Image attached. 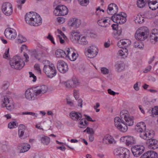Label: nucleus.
Instances as JSON below:
<instances>
[{
  "label": "nucleus",
  "instance_id": "e2e57ef3",
  "mask_svg": "<svg viewBox=\"0 0 158 158\" xmlns=\"http://www.w3.org/2000/svg\"><path fill=\"white\" fill-rule=\"evenodd\" d=\"M85 119H87L88 121H91L92 122H94L95 121V120H93L92 119V118L90 117L89 116H88L87 115H85Z\"/></svg>",
  "mask_w": 158,
  "mask_h": 158
},
{
  "label": "nucleus",
  "instance_id": "7c9ffc66",
  "mask_svg": "<svg viewBox=\"0 0 158 158\" xmlns=\"http://www.w3.org/2000/svg\"><path fill=\"white\" fill-rule=\"evenodd\" d=\"M118 55L123 58H126L128 54V50L126 48L121 50L118 52Z\"/></svg>",
  "mask_w": 158,
  "mask_h": 158
},
{
  "label": "nucleus",
  "instance_id": "c85d7f7f",
  "mask_svg": "<svg viewBox=\"0 0 158 158\" xmlns=\"http://www.w3.org/2000/svg\"><path fill=\"white\" fill-rule=\"evenodd\" d=\"M114 141L113 138L109 135H106L103 139V142L107 143L108 142L109 143H112Z\"/></svg>",
  "mask_w": 158,
  "mask_h": 158
},
{
  "label": "nucleus",
  "instance_id": "58836bf2",
  "mask_svg": "<svg viewBox=\"0 0 158 158\" xmlns=\"http://www.w3.org/2000/svg\"><path fill=\"white\" fill-rule=\"evenodd\" d=\"M10 100L8 98L7 96H5L4 97L3 99L2 100V107H5L9 104Z\"/></svg>",
  "mask_w": 158,
  "mask_h": 158
},
{
  "label": "nucleus",
  "instance_id": "0eeeda50",
  "mask_svg": "<svg viewBox=\"0 0 158 158\" xmlns=\"http://www.w3.org/2000/svg\"><path fill=\"white\" fill-rule=\"evenodd\" d=\"M146 125L143 122L138 123L135 127V129L139 134V137L142 139L152 132L150 131H146Z\"/></svg>",
  "mask_w": 158,
  "mask_h": 158
},
{
  "label": "nucleus",
  "instance_id": "09e8293b",
  "mask_svg": "<svg viewBox=\"0 0 158 158\" xmlns=\"http://www.w3.org/2000/svg\"><path fill=\"white\" fill-rule=\"evenodd\" d=\"M9 85V83L7 81H4L3 82L2 89V90L5 91L8 88Z\"/></svg>",
  "mask_w": 158,
  "mask_h": 158
},
{
  "label": "nucleus",
  "instance_id": "ddd939ff",
  "mask_svg": "<svg viewBox=\"0 0 158 158\" xmlns=\"http://www.w3.org/2000/svg\"><path fill=\"white\" fill-rule=\"evenodd\" d=\"M87 52L86 53V56L88 58H93L97 55L98 49L96 46H92L88 48Z\"/></svg>",
  "mask_w": 158,
  "mask_h": 158
},
{
  "label": "nucleus",
  "instance_id": "473e14b6",
  "mask_svg": "<svg viewBox=\"0 0 158 158\" xmlns=\"http://www.w3.org/2000/svg\"><path fill=\"white\" fill-rule=\"evenodd\" d=\"M107 19H101L98 20V23L101 27H106L107 26L108 23Z\"/></svg>",
  "mask_w": 158,
  "mask_h": 158
},
{
  "label": "nucleus",
  "instance_id": "e433bc0d",
  "mask_svg": "<svg viewBox=\"0 0 158 158\" xmlns=\"http://www.w3.org/2000/svg\"><path fill=\"white\" fill-rule=\"evenodd\" d=\"M149 113H151L152 115L154 116V115H158V106H155L152 110H148Z\"/></svg>",
  "mask_w": 158,
  "mask_h": 158
},
{
  "label": "nucleus",
  "instance_id": "2eb2a0df",
  "mask_svg": "<svg viewBox=\"0 0 158 158\" xmlns=\"http://www.w3.org/2000/svg\"><path fill=\"white\" fill-rule=\"evenodd\" d=\"M6 37L9 39H14L17 36L16 30L11 28H6L4 32Z\"/></svg>",
  "mask_w": 158,
  "mask_h": 158
},
{
  "label": "nucleus",
  "instance_id": "ea45409f",
  "mask_svg": "<svg viewBox=\"0 0 158 158\" xmlns=\"http://www.w3.org/2000/svg\"><path fill=\"white\" fill-rule=\"evenodd\" d=\"M123 62L121 61H118L115 65V67L118 70L120 69H122L123 68Z\"/></svg>",
  "mask_w": 158,
  "mask_h": 158
},
{
  "label": "nucleus",
  "instance_id": "3c124183",
  "mask_svg": "<svg viewBox=\"0 0 158 158\" xmlns=\"http://www.w3.org/2000/svg\"><path fill=\"white\" fill-rule=\"evenodd\" d=\"M101 72L104 74H107L109 73V70L106 67H102L101 69Z\"/></svg>",
  "mask_w": 158,
  "mask_h": 158
},
{
  "label": "nucleus",
  "instance_id": "6e6d98bb",
  "mask_svg": "<svg viewBox=\"0 0 158 158\" xmlns=\"http://www.w3.org/2000/svg\"><path fill=\"white\" fill-rule=\"evenodd\" d=\"M87 133L89 134L90 135H94V132L93 128H90L89 127L87 128Z\"/></svg>",
  "mask_w": 158,
  "mask_h": 158
},
{
  "label": "nucleus",
  "instance_id": "69168bd1",
  "mask_svg": "<svg viewBox=\"0 0 158 158\" xmlns=\"http://www.w3.org/2000/svg\"><path fill=\"white\" fill-rule=\"evenodd\" d=\"M118 24H113L111 27L112 28V29L114 30H117V29L118 28Z\"/></svg>",
  "mask_w": 158,
  "mask_h": 158
},
{
  "label": "nucleus",
  "instance_id": "f3484780",
  "mask_svg": "<svg viewBox=\"0 0 158 158\" xmlns=\"http://www.w3.org/2000/svg\"><path fill=\"white\" fill-rule=\"evenodd\" d=\"M121 142L125 143L127 146L132 145L135 142V138L131 136H123L120 139Z\"/></svg>",
  "mask_w": 158,
  "mask_h": 158
},
{
  "label": "nucleus",
  "instance_id": "4468645a",
  "mask_svg": "<svg viewBox=\"0 0 158 158\" xmlns=\"http://www.w3.org/2000/svg\"><path fill=\"white\" fill-rule=\"evenodd\" d=\"M3 13L7 16L10 15L12 13L13 9L11 4L9 2L3 3L2 7Z\"/></svg>",
  "mask_w": 158,
  "mask_h": 158
},
{
  "label": "nucleus",
  "instance_id": "1a4fd4ad",
  "mask_svg": "<svg viewBox=\"0 0 158 158\" xmlns=\"http://www.w3.org/2000/svg\"><path fill=\"white\" fill-rule=\"evenodd\" d=\"M114 122L115 126L119 131L123 132L127 131L128 127L123 119H121L119 117H116L114 119Z\"/></svg>",
  "mask_w": 158,
  "mask_h": 158
},
{
  "label": "nucleus",
  "instance_id": "dca6fc26",
  "mask_svg": "<svg viewBox=\"0 0 158 158\" xmlns=\"http://www.w3.org/2000/svg\"><path fill=\"white\" fill-rule=\"evenodd\" d=\"M57 67L59 71L62 73H65L68 70V67L67 64L64 61L59 60L57 63Z\"/></svg>",
  "mask_w": 158,
  "mask_h": 158
},
{
  "label": "nucleus",
  "instance_id": "4be33fe9",
  "mask_svg": "<svg viewBox=\"0 0 158 158\" xmlns=\"http://www.w3.org/2000/svg\"><path fill=\"white\" fill-rule=\"evenodd\" d=\"M70 117L73 120L78 121L80 120L82 116L81 113L75 111H72L69 114Z\"/></svg>",
  "mask_w": 158,
  "mask_h": 158
},
{
  "label": "nucleus",
  "instance_id": "393cba45",
  "mask_svg": "<svg viewBox=\"0 0 158 158\" xmlns=\"http://www.w3.org/2000/svg\"><path fill=\"white\" fill-rule=\"evenodd\" d=\"M131 43V41L127 39H123L120 40L118 43V45L120 48L122 47L121 46V44L124 47H127L130 45Z\"/></svg>",
  "mask_w": 158,
  "mask_h": 158
},
{
  "label": "nucleus",
  "instance_id": "72a5a7b5",
  "mask_svg": "<svg viewBox=\"0 0 158 158\" xmlns=\"http://www.w3.org/2000/svg\"><path fill=\"white\" fill-rule=\"evenodd\" d=\"M123 148V147H120L115 149L113 152L114 154L116 156L120 157L121 156Z\"/></svg>",
  "mask_w": 158,
  "mask_h": 158
},
{
  "label": "nucleus",
  "instance_id": "7ed1b4c3",
  "mask_svg": "<svg viewBox=\"0 0 158 158\" xmlns=\"http://www.w3.org/2000/svg\"><path fill=\"white\" fill-rule=\"evenodd\" d=\"M44 66L43 69L44 72L47 75L48 77L52 78L56 74V70L54 64H50L48 60H45L44 61Z\"/></svg>",
  "mask_w": 158,
  "mask_h": 158
},
{
  "label": "nucleus",
  "instance_id": "603ef678",
  "mask_svg": "<svg viewBox=\"0 0 158 158\" xmlns=\"http://www.w3.org/2000/svg\"><path fill=\"white\" fill-rule=\"evenodd\" d=\"M24 131H18L19 136L21 139H23L26 137L24 135Z\"/></svg>",
  "mask_w": 158,
  "mask_h": 158
},
{
  "label": "nucleus",
  "instance_id": "6e6552de",
  "mask_svg": "<svg viewBox=\"0 0 158 158\" xmlns=\"http://www.w3.org/2000/svg\"><path fill=\"white\" fill-rule=\"evenodd\" d=\"M121 119H123L125 121V123L128 126H132L133 125L134 118L130 115L128 111L126 110H122L120 113Z\"/></svg>",
  "mask_w": 158,
  "mask_h": 158
},
{
  "label": "nucleus",
  "instance_id": "4c0bfd02",
  "mask_svg": "<svg viewBox=\"0 0 158 158\" xmlns=\"http://www.w3.org/2000/svg\"><path fill=\"white\" fill-rule=\"evenodd\" d=\"M41 141L42 143L44 145H47L50 142V138L47 136H44L41 138Z\"/></svg>",
  "mask_w": 158,
  "mask_h": 158
},
{
  "label": "nucleus",
  "instance_id": "bf43d9fd",
  "mask_svg": "<svg viewBox=\"0 0 158 158\" xmlns=\"http://www.w3.org/2000/svg\"><path fill=\"white\" fill-rule=\"evenodd\" d=\"M29 73L30 74V77H32L33 78V79L32 80V81L33 82H35L36 81V77L35 76V75L32 73L31 72H29Z\"/></svg>",
  "mask_w": 158,
  "mask_h": 158
},
{
  "label": "nucleus",
  "instance_id": "052dcab7",
  "mask_svg": "<svg viewBox=\"0 0 158 158\" xmlns=\"http://www.w3.org/2000/svg\"><path fill=\"white\" fill-rule=\"evenodd\" d=\"M107 91L108 93L111 95H114L115 94H119L118 93H116L114 92V91L112 90L111 89H108Z\"/></svg>",
  "mask_w": 158,
  "mask_h": 158
},
{
  "label": "nucleus",
  "instance_id": "a19ab883",
  "mask_svg": "<svg viewBox=\"0 0 158 158\" xmlns=\"http://www.w3.org/2000/svg\"><path fill=\"white\" fill-rule=\"evenodd\" d=\"M134 47L136 48L141 49L143 47V44L142 42L136 41L134 43Z\"/></svg>",
  "mask_w": 158,
  "mask_h": 158
},
{
  "label": "nucleus",
  "instance_id": "9d476101",
  "mask_svg": "<svg viewBox=\"0 0 158 158\" xmlns=\"http://www.w3.org/2000/svg\"><path fill=\"white\" fill-rule=\"evenodd\" d=\"M68 10L65 6L58 5L54 11V13L56 16H64L68 14Z\"/></svg>",
  "mask_w": 158,
  "mask_h": 158
},
{
  "label": "nucleus",
  "instance_id": "a211bd4d",
  "mask_svg": "<svg viewBox=\"0 0 158 158\" xmlns=\"http://www.w3.org/2000/svg\"><path fill=\"white\" fill-rule=\"evenodd\" d=\"M118 10L117 6L115 4L113 3L109 5L107 12L108 14L114 15L117 13Z\"/></svg>",
  "mask_w": 158,
  "mask_h": 158
},
{
  "label": "nucleus",
  "instance_id": "c9c22d12",
  "mask_svg": "<svg viewBox=\"0 0 158 158\" xmlns=\"http://www.w3.org/2000/svg\"><path fill=\"white\" fill-rule=\"evenodd\" d=\"M69 54H72L71 56L70 57L69 55H68V56H67L66 57L68 58L71 61H75L77 58V55L74 52L73 49L72 52H69Z\"/></svg>",
  "mask_w": 158,
  "mask_h": 158
},
{
  "label": "nucleus",
  "instance_id": "412c9836",
  "mask_svg": "<svg viewBox=\"0 0 158 158\" xmlns=\"http://www.w3.org/2000/svg\"><path fill=\"white\" fill-rule=\"evenodd\" d=\"M157 154L153 151H149L143 155L140 158H157Z\"/></svg>",
  "mask_w": 158,
  "mask_h": 158
},
{
  "label": "nucleus",
  "instance_id": "0e129e2a",
  "mask_svg": "<svg viewBox=\"0 0 158 158\" xmlns=\"http://www.w3.org/2000/svg\"><path fill=\"white\" fill-rule=\"evenodd\" d=\"M151 69L152 66L151 65H149L145 68L144 72L145 73H147L148 72L150 71Z\"/></svg>",
  "mask_w": 158,
  "mask_h": 158
},
{
  "label": "nucleus",
  "instance_id": "774afa93",
  "mask_svg": "<svg viewBox=\"0 0 158 158\" xmlns=\"http://www.w3.org/2000/svg\"><path fill=\"white\" fill-rule=\"evenodd\" d=\"M5 107H6L7 110H12L14 108L13 106L9 104L8 105H6V106H5Z\"/></svg>",
  "mask_w": 158,
  "mask_h": 158
},
{
  "label": "nucleus",
  "instance_id": "a18cd8bd",
  "mask_svg": "<svg viewBox=\"0 0 158 158\" xmlns=\"http://www.w3.org/2000/svg\"><path fill=\"white\" fill-rule=\"evenodd\" d=\"M17 123L16 122H11L8 124V127L10 129L15 128L17 127Z\"/></svg>",
  "mask_w": 158,
  "mask_h": 158
},
{
  "label": "nucleus",
  "instance_id": "5fc2aeb1",
  "mask_svg": "<svg viewBox=\"0 0 158 158\" xmlns=\"http://www.w3.org/2000/svg\"><path fill=\"white\" fill-rule=\"evenodd\" d=\"M23 114H29L32 116H34L35 117H36L37 116V114H35L33 112H24L22 113Z\"/></svg>",
  "mask_w": 158,
  "mask_h": 158
},
{
  "label": "nucleus",
  "instance_id": "de8ad7c7",
  "mask_svg": "<svg viewBox=\"0 0 158 158\" xmlns=\"http://www.w3.org/2000/svg\"><path fill=\"white\" fill-rule=\"evenodd\" d=\"M18 42L19 43H22L26 42L27 39L25 37L22 35H19L18 37Z\"/></svg>",
  "mask_w": 158,
  "mask_h": 158
},
{
  "label": "nucleus",
  "instance_id": "f03ea898",
  "mask_svg": "<svg viewBox=\"0 0 158 158\" xmlns=\"http://www.w3.org/2000/svg\"><path fill=\"white\" fill-rule=\"evenodd\" d=\"M25 19L28 24L33 26H38L42 23V19L37 13L30 12L27 13L25 15Z\"/></svg>",
  "mask_w": 158,
  "mask_h": 158
},
{
  "label": "nucleus",
  "instance_id": "39448f33",
  "mask_svg": "<svg viewBox=\"0 0 158 158\" xmlns=\"http://www.w3.org/2000/svg\"><path fill=\"white\" fill-rule=\"evenodd\" d=\"M9 64L12 68L18 70L21 69L25 65L23 59L18 56H14L10 60Z\"/></svg>",
  "mask_w": 158,
  "mask_h": 158
},
{
  "label": "nucleus",
  "instance_id": "338daca9",
  "mask_svg": "<svg viewBox=\"0 0 158 158\" xmlns=\"http://www.w3.org/2000/svg\"><path fill=\"white\" fill-rule=\"evenodd\" d=\"M138 82H136L134 85V88L136 91L139 90V88L138 86Z\"/></svg>",
  "mask_w": 158,
  "mask_h": 158
},
{
  "label": "nucleus",
  "instance_id": "4d7b16f0",
  "mask_svg": "<svg viewBox=\"0 0 158 158\" xmlns=\"http://www.w3.org/2000/svg\"><path fill=\"white\" fill-rule=\"evenodd\" d=\"M46 38L50 40L51 42L54 44H55V43L54 41V38L53 36L51 35L50 33H49L48 36L46 37Z\"/></svg>",
  "mask_w": 158,
  "mask_h": 158
},
{
  "label": "nucleus",
  "instance_id": "13d9d810",
  "mask_svg": "<svg viewBox=\"0 0 158 158\" xmlns=\"http://www.w3.org/2000/svg\"><path fill=\"white\" fill-rule=\"evenodd\" d=\"M57 20L58 22L60 23H63L65 21V19L61 17H58L57 18Z\"/></svg>",
  "mask_w": 158,
  "mask_h": 158
},
{
  "label": "nucleus",
  "instance_id": "680f3d73",
  "mask_svg": "<svg viewBox=\"0 0 158 158\" xmlns=\"http://www.w3.org/2000/svg\"><path fill=\"white\" fill-rule=\"evenodd\" d=\"M25 130V126L23 124H20L19 127L18 131H24Z\"/></svg>",
  "mask_w": 158,
  "mask_h": 158
},
{
  "label": "nucleus",
  "instance_id": "79ce46f5",
  "mask_svg": "<svg viewBox=\"0 0 158 158\" xmlns=\"http://www.w3.org/2000/svg\"><path fill=\"white\" fill-rule=\"evenodd\" d=\"M127 16V14L125 13H123V14L122 15L121 17V18L119 19L120 23H118L123 24L126 21Z\"/></svg>",
  "mask_w": 158,
  "mask_h": 158
},
{
  "label": "nucleus",
  "instance_id": "8fccbe9b",
  "mask_svg": "<svg viewBox=\"0 0 158 158\" xmlns=\"http://www.w3.org/2000/svg\"><path fill=\"white\" fill-rule=\"evenodd\" d=\"M9 48L6 49L3 55V58L5 59H8L9 58L10 56L9 55Z\"/></svg>",
  "mask_w": 158,
  "mask_h": 158
},
{
  "label": "nucleus",
  "instance_id": "cd10ccee",
  "mask_svg": "<svg viewBox=\"0 0 158 158\" xmlns=\"http://www.w3.org/2000/svg\"><path fill=\"white\" fill-rule=\"evenodd\" d=\"M123 12H121L118 14H116L114 15L111 16V19L113 21L117 24L118 23H120V21L119 19L121 18L122 15L123 14Z\"/></svg>",
  "mask_w": 158,
  "mask_h": 158
},
{
  "label": "nucleus",
  "instance_id": "f8f14e48",
  "mask_svg": "<svg viewBox=\"0 0 158 158\" xmlns=\"http://www.w3.org/2000/svg\"><path fill=\"white\" fill-rule=\"evenodd\" d=\"M72 48H66L64 51L60 49H57L55 52V54L57 57L64 58L67 57L68 55H69V52H72Z\"/></svg>",
  "mask_w": 158,
  "mask_h": 158
},
{
  "label": "nucleus",
  "instance_id": "aec40b11",
  "mask_svg": "<svg viewBox=\"0 0 158 158\" xmlns=\"http://www.w3.org/2000/svg\"><path fill=\"white\" fill-rule=\"evenodd\" d=\"M81 23V20L75 18L72 19L69 21L68 23L69 26L73 27L75 28L79 27Z\"/></svg>",
  "mask_w": 158,
  "mask_h": 158
},
{
  "label": "nucleus",
  "instance_id": "c756f323",
  "mask_svg": "<svg viewBox=\"0 0 158 158\" xmlns=\"http://www.w3.org/2000/svg\"><path fill=\"white\" fill-rule=\"evenodd\" d=\"M30 148V145L28 143H23L22 145V148L20 151V153H23L28 151Z\"/></svg>",
  "mask_w": 158,
  "mask_h": 158
},
{
  "label": "nucleus",
  "instance_id": "f704fd0d",
  "mask_svg": "<svg viewBox=\"0 0 158 158\" xmlns=\"http://www.w3.org/2000/svg\"><path fill=\"white\" fill-rule=\"evenodd\" d=\"M78 43L81 45H85L88 44V42L86 39V37L85 36H80L78 42Z\"/></svg>",
  "mask_w": 158,
  "mask_h": 158
},
{
  "label": "nucleus",
  "instance_id": "6ab92c4d",
  "mask_svg": "<svg viewBox=\"0 0 158 158\" xmlns=\"http://www.w3.org/2000/svg\"><path fill=\"white\" fill-rule=\"evenodd\" d=\"M65 84L66 87L67 88H74L79 85V82L77 78H74L72 80H68L66 82Z\"/></svg>",
  "mask_w": 158,
  "mask_h": 158
},
{
  "label": "nucleus",
  "instance_id": "a878e982",
  "mask_svg": "<svg viewBox=\"0 0 158 158\" xmlns=\"http://www.w3.org/2000/svg\"><path fill=\"white\" fill-rule=\"evenodd\" d=\"M150 38L151 40L155 41L158 40V30L157 29H155L151 31Z\"/></svg>",
  "mask_w": 158,
  "mask_h": 158
},
{
  "label": "nucleus",
  "instance_id": "37998d69",
  "mask_svg": "<svg viewBox=\"0 0 158 158\" xmlns=\"http://www.w3.org/2000/svg\"><path fill=\"white\" fill-rule=\"evenodd\" d=\"M146 3L144 0H137V4L138 7L142 8L144 6Z\"/></svg>",
  "mask_w": 158,
  "mask_h": 158
},
{
  "label": "nucleus",
  "instance_id": "9b49d317",
  "mask_svg": "<svg viewBox=\"0 0 158 158\" xmlns=\"http://www.w3.org/2000/svg\"><path fill=\"white\" fill-rule=\"evenodd\" d=\"M145 148L142 145H136L131 148L132 152L134 156L138 157L143 153Z\"/></svg>",
  "mask_w": 158,
  "mask_h": 158
},
{
  "label": "nucleus",
  "instance_id": "49530a36",
  "mask_svg": "<svg viewBox=\"0 0 158 158\" xmlns=\"http://www.w3.org/2000/svg\"><path fill=\"white\" fill-rule=\"evenodd\" d=\"M79 3L82 6H86L89 2V0H78Z\"/></svg>",
  "mask_w": 158,
  "mask_h": 158
},
{
  "label": "nucleus",
  "instance_id": "5701e85b",
  "mask_svg": "<svg viewBox=\"0 0 158 158\" xmlns=\"http://www.w3.org/2000/svg\"><path fill=\"white\" fill-rule=\"evenodd\" d=\"M148 2L149 8L152 10L158 8V0H148Z\"/></svg>",
  "mask_w": 158,
  "mask_h": 158
},
{
  "label": "nucleus",
  "instance_id": "20e7f679",
  "mask_svg": "<svg viewBox=\"0 0 158 158\" xmlns=\"http://www.w3.org/2000/svg\"><path fill=\"white\" fill-rule=\"evenodd\" d=\"M154 135V132L152 131L143 139L146 140V143L149 148L155 149L158 148V140L153 139Z\"/></svg>",
  "mask_w": 158,
  "mask_h": 158
},
{
  "label": "nucleus",
  "instance_id": "b1692460",
  "mask_svg": "<svg viewBox=\"0 0 158 158\" xmlns=\"http://www.w3.org/2000/svg\"><path fill=\"white\" fill-rule=\"evenodd\" d=\"M80 36L77 32L75 31H73L70 33V38L71 40L74 42L76 41L78 42Z\"/></svg>",
  "mask_w": 158,
  "mask_h": 158
},
{
  "label": "nucleus",
  "instance_id": "2f4dec72",
  "mask_svg": "<svg viewBox=\"0 0 158 158\" xmlns=\"http://www.w3.org/2000/svg\"><path fill=\"white\" fill-rule=\"evenodd\" d=\"M88 123V122H87L85 118H83L80 121L78 126L81 128H85Z\"/></svg>",
  "mask_w": 158,
  "mask_h": 158
},
{
  "label": "nucleus",
  "instance_id": "bb28decb",
  "mask_svg": "<svg viewBox=\"0 0 158 158\" xmlns=\"http://www.w3.org/2000/svg\"><path fill=\"white\" fill-rule=\"evenodd\" d=\"M130 155V151L127 148H123L120 157V158H129Z\"/></svg>",
  "mask_w": 158,
  "mask_h": 158
},
{
  "label": "nucleus",
  "instance_id": "423d86ee",
  "mask_svg": "<svg viewBox=\"0 0 158 158\" xmlns=\"http://www.w3.org/2000/svg\"><path fill=\"white\" fill-rule=\"evenodd\" d=\"M149 33V30L146 27L139 28L136 31L135 35V39L141 41L146 39Z\"/></svg>",
  "mask_w": 158,
  "mask_h": 158
},
{
  "label": "nucleus",
  "instance_id": "f257e3e1",
  "mask_svg": "<svg viewBox=\"0 0 158 158\" xmlns=\"http://www.w3.org/2000/svg\"><path fill=\"white\" fill-rule=\"evenodd\" d=\"M48 87L45 85L28 89L25 92V98L29 101L37 99V96L46 93L48 90Z\"/></svg>",
  "mask_w": 158,
  "mask_h": 158
},
{
  "label": "nucleus",
  "instance_id": "864d4df0",
  "mask_svg": "<svg viewBox=\"0 0 158 158\" xmlns=\"http://www.w3.org/2000/svg\"><path fill=\"white\" fill-rule=\"evenodd\" d=\"M34 67L35 70L37 71V72L39 73H41V70L40 68V66L39 64H36L34 65Z\"/></svg>",
  "mask_w": 158,
  "mask_h": 158
},
{
  "label": "nucleus",
  "instance_id": "c03bdc74",
  "mask_svg": "<svg viewBox=\"0 0 158 158\" xmlns=\"http://www.w3.org/2000/svg\"><path fill=\"white\" fill-rule=\"evenodd\" d=\"M26 0H17V6L18 9L21 10L22 4H23Z\"/></svg>",
  "mask_w": 158,
  "mask_h": 158
}]
</instances>
